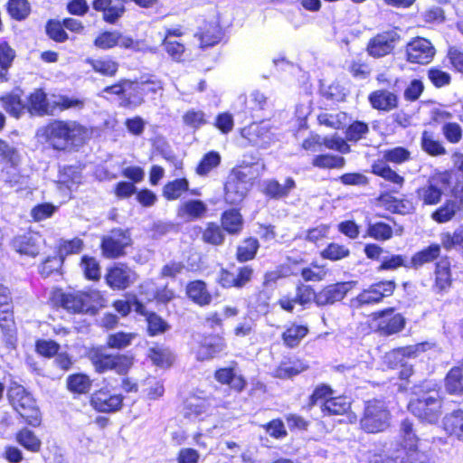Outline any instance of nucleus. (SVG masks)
Listing matches in <instances>:
<instances>
[{
  "instance_id": "nucleus-2",
  "label": "nucleus",
  "mask_w": 463,
  "mask_h": 463,
  "mask_svg": "<svg viewBox=\"0 0 463 463\" xmlns=\"http://www.w3.org/2000/svg\"><path fill=\"white\" fill-rule=\"evenodd\" d=\"M397 445L401 448L396 455L400 463H430V455L420 449L419 438L412 422L408 419L401 423L400 441Z\"/></svg>"
},
{
  "instance_id": "nucleus-5",
  "label": "nucleus",
  "mask_w": 463,
  "mask_h": 463,
  "mask_svg": "<svg viewBox=\"0 0 463 463\" xmlns=\"http://www.w3.org/2000/svg\"><path fill=\"white\" fill-rule=\"evenodd\" d=\"M441 402L436 391L422 397L411 400L408 405L409 411L421 420L435 423L440 415Z\"/></svg>"
},
{
  "instance_id": "nucleus-4",
  "label": "nucleus",
  "mask_w": 463,
  "mask_h": 463,
  "mask_svg": "<svg viewBox=\"0 0 463 463\" xmlns=\"http://www.w3.org/2000/svg\"><path fill=\"white\" fill-rule=\"evenodd\" d=\"M9 399L14 409L28 424L33 426L40 424V411L35 401L24 387L12 388L9 391Z\"/></svg>"
},
{
  "instance_id": "nucleus-6",
  "label": "nucleus",
  "mask_w": 463,
  "mask_h": 463,
  "mask_svg": "<svg viewBox=\"0 0 463 463\" xmlns=\"http://www.w3.org/2000/svg\"><path fill=\"white\" fill-rule=\"evenodd\" d=\"M252 186L251 178L241 169H233L229 175L225 184L226 203L238 204L243 201L250 188Z\"/></svg>"
},
{
  "instance_id": "nucleus-49",
  "label": "nucleus",
  "mask_w": 463,
  "mask_h": 463,
  "mask_svg": "<svg viewBox=\"0 0 463 463\" xmlns=\"http://www.w3.org/2000/svg\"><path fill=\"white\" fill-rule=\"evenodd\" d=\"M92 69L104 76L111 77L116 74L118 63L110 59L90 60Z\"/></svg>"
},
{
  "instance_id": "nucleus-42",
  "label": "nucleus",
  "mask_w": 463,
  "mask_h": 463,
  "mask_svg": "<svg viewBox=\"0 0 463 463\" xmlns=\"http://www.w3.org/2000/svg\"><path fill=\"white\" fill-rule=\"evenodd\" d=\"M317 120L321 125L339 129L346 125L347 114L345 112L321 113L317 117Z\"/></svg>"
},
{
  "instance_id": "nucleus-13",
  "label": "nucleus",
  "mask_w": 463,
  "mask_h": 463,
  "mask_svg": "<svg viewBox=\"0 0 463 463\" xmlns=\"http://www.w3.org/2000/svg\"><path fill=\"white\" fill-rule=\"evenodd\" d=\"M435 52L432 43L425 38H414L406 45L407 61L411 63L428 64Z\"/></svg>"
},
{
  "instance_id": "nucleus-50",
  "label": "nucleus",
  "mask_w": 463,
  "mask_h": 463,
  "mask_svg": "<svg viewBox=\"0 0 463 463\" xmlns=\"http://www.w3.org/2000/svg\"><path fill=\"white\" fill-rule=\"evenodd\" d=\"M7 11L14 19L21 21L28 16L30 5L27 0H9Z\"/></svg>"
},
{
  "instance_id": "nucleus-59",
  "label": "nucleus",
  "mask_w": 463,
  "mask_h": 463,
  "mask_svg": "<svg viewBox=\"0 0 463 463\" xmlns=\"http://www.w3.org/2000/svg\"><path fill=\"white\" fill-rule=\"evenodd\" d=\"M428 78L436 88L448 86L451 82L450 74L436 67L428 71Z\"/></svg>"
},
{
  "instance_id": "nucleus-58",
  "label": "nucleus",
  "mask_w": 463,
  "mask_h": 463,
  "mask_svg": "<svg viewBox=\"0 0 463 463\" xmlns=\"http://www.w3.org/2000/svg\"><path fill=\"white\" fill-rule=\"evenodd\" d=\"M63 27L62 23L50 20L46 24V33L55 42L63 43L68 39V34Z\"/></svg>"
},
{
  "instance_id": "nucleus-41",
  "label": "nucleus",
  "mask_w": 463,
  "mask_h": 463,
  "mask_svg": "<svg viewBox=\"0 0 463 463\" xmlns=\"http://www.w3.org/2000/svg\"><path fill=\"white\" fill-rule=\"evenodd\" d=\"M221 164V156L218 152L211 151L203 156L196 167V174L200 176L207 175Z\"/></svg>"
},
{
  "instance_id": "nucleus-3",
  "label": "nucleus",
  "mask_w": 463,
  "mask_h": 463,
  "mask_svg": "<svg viewBox=\"0 0 463 463\" xmlns=\"http://www.w3.org/2000/svg\"><path fill=\"white\" fill-rule=\"evenodd\" d=\"M391 420L387 402L382 399H372L364 402L360 426L367 433H379L390 427Z\"/></svg>"
},
{
  "instance_id": "nucleus-57",
  "label": "nucleus",
  "mask_w": 463,
  "mask_h": 463,
  "mask_svg": "<svg viewBox=\"0 0 463 463\" xmlns=\"http://www.w3.org/2000/svg\"><path fill=\"white\" fill-rule=\"evenodd\" d=\"M400 267L410 268V263L403 255H384L382 258V263L378 268L379 270L396 269Z\"/></svg>"
},
{
  "instance_id": "nucleus-61",
  "label": "nucleus",
  "mask_w": 463,
  "mask_h": 463,
  "mask_svg": "<svg viewBox=\"0 0 463 463\" xmlns=\"http://www.w3.org/2000/svg\"><path fill=\"white\" fill-rule=\"evenodd\" d=\"M442 133L449 142L457 144L461 140L463 131L459 124L449 122L443 125Z\"/></svg>"
},
{
  "instance_id": "nucleus-35",
  "label": "nucleus",
  "mask_w": 463,
  "mask_h": 463,
  "mask_svg": "<svg viewBox=\"0 0 463 463\" xmlns=\"http://www.w3.org/2000/svg\"><path fill=\"white\" fill-rule=\"evenodd\" d=\"M350 402L346 397H335L326 399L321 405L323 412L328 415H342L350 409Z\"/></svg>"
},
{
  "instance_id": "nucleus-29",
  "label": "nucleus",
  "mask_w": 463,
  "mask_h": 463,
  "mask_svg": "<svg viewBox=\"0 0 463 463\" xmlns=\"http://www.w3.org/2000/svg\"><path fill=\"white\" fill-rule=\"evenodd\" d=\"M188 297L200 306L209 305L212 301V295L209 293L206 284L202 280L190 282L186 288Z\"/></svg>"
},
{
  "instance_id": "nucleus-24",
  "label": "nucleus",
  "mask_w": 463,
  "mask_h": 463,
  "mask_svg": "<svg viewBox=\"0 0 463 463\" xmlns=\"http://www.w3.org/2000/svg\"><path fill=\"white\" fill-rule=\"evenodd\" d=\"M226 347L224 339L219 335H209L203 340L198 352L197 357L199 360L212 359Z\"/></svg>"
},
{
  "instance_id": "nucleus-10",
  "label": "nucleus",
  "mask_w": 463,
  "mask_h": 463,
  "mask_svg": "<svg viewBox=\"0 0 463 463\" xmlns=\"http://www.w3.org/2000/svg\"><path fill=\"white\" fill-rule=\"evenodd\" d=\"M401 40L396 29L382 32L368 42L366 51L373 58H381L390 54Z\"/></svg>"
},
{
  "instance_id": "nucleus-25",
  "label": "nucleus",
  "mask_w": 463,
  "mask_h": 463,
  "mask_svg": "<svg viewBox=\"0 0 463 463\" xmlns=\"http://www.w3.org/2000/svg\"><path fill=\"white\" fill-rule=\"evenodd\" d=\"M456 216H463L462 200H449L431 214L432 219L439 223L447 222Z\"/></svg>"
},
{
  "instance_id": "nucleus-30",
  "label": "nucleus",
  "mask_w": 463,
  "mask_h": 463,
  "mask_svg": "<svg viewBox=\"0 0 463 463\" xmlns=\"http://www.w3.org/2000/svg\"><path fill=\"white\" fill-rule=\"evenodd\" d=\"M30 111L37 115H53V107L42 90H36L29 98Z\"/></svg>"
},
{
  "instance_id": "nucleus-45",
  "label": "nucleus",
  "mask_w": 463,
  "mask_h": 463,
  "mask_svg": "<svg viewBox=\"0 0 463 463\" xmlns=\"http://www.w3.org/2000/svg\"><path fill=\"white\" fill-rule=\"evenodd\" d=\"M16 440L24 449L33 452H37L41 449V440L28 429L20 430L16 435Z\"/></svg>"
},
{
  "instance_id": "nucleus-32",
  "label": "nucleus",
  "mask_w": 463,
  "mask_h": 463,
  "mask_svg": "<svg viewBox=\"0 0 463 463\" xmlns=\"http://www.w3.org/2000/svg\"><path fill=\"white\" fill-rule=\"evenodd\" d=\"M0 328L8 345H14L15 340V324L13 309H0Z\"/></svg>"
},
{
  "instance_id": "nucleus-26",
  "label": "nucleus",
  "mask_w": 463,
  "mask_h": 463,
  "mask_svg": "<svg viewBox=\"0 0 463 463\" xmlns=\"http://www.w3.org/2000/svg\"><path fill=\"white\" fill-rule=\"evenodd\" d=\"M307 365L298 359H287L280 362L272 372V376L279 379H289L307 370Z\"/></svg>"
},
{
  "instance_id": "nucleus-19",
  "label": "nucleus",
  "mask_w": 463,
  "mask_h": 463,
  "mask_svg": "<svg viewBox=\"0 0 463 463\" xmlns=\"http://www.w3.org/2000/svg\"><path fill=\"white\" fill-rule=\"evenodd\" d=\"M92 6L96 11L102 12L103 19L109 24H115L125 12L122 0H94Z\"/></svg>"
},
{
  "instance_id": "nucleus-63",
  "label": "nucleus",
  "mask_w": 463,
  "mask_h": 463,
  "mask_svg": "<svg viewBox=\"0 0 463 463\" xmlns=\"http://www.w3.org/2000/svg\"><path fill=\"white\" fill-rule=\"evenodd\" d=\"M200 44L202 48L213 46L220 42L221 31L218 27L213 26L203 32L200 36Z\"/></svg>"
},
{
  "instance_id": "nucleus-31",
  "label": "nucleus",
  "mask_w": 463,
  "mask_h": 463,
  "mask_svg": "<svg viewBox=\"0 0 463 463\" xmlns=\"http://www.w3.org/2000/svg\"><path fill=\"white\" fill-rule=\"evenodd\" d=\"M307 333L308 327L307 326L293 323L283 332L282 339L287 346L295 347L307 335Z\"/></svg>"
},
{
  "instance_id": "nucleus-62",
  "label": "nucleus",
  "mask_w": 463,
  "mask_h": 463,
  "mask_svg": "<svg viewBox=\"0 0 463 463\" xmlns=\"http://www.w3.org/2000/svg\"><path fill=\"white\" fill-rule=\"evenodd\" d=\"M163 46L165 52L169 56L172 57L173 60L180 61L182 59V56L184 52V46L183 43L175 40L168 39V37H165L163 41Z\"/></svg>"
},
{
  "instance_id": "nucleus-9",
  "label": "nucleus",
  "mask_w": 463,
  "mask_h": 463,
  "mask_svg": "<svg viewBox=\"0 0 463 463\" xmlns=\"http://www.w3.org/2000/svg\"><path fill=\"white\" fill-rule=\"evenodd\" d=\"M101 297L99 291L68 292L61 295V306L73 313H83L93 309L99 303Z\"/></svg>"
},
{
  "instance_id": "nucleus-56",
  "label": "nucleus",
  "mask_w": 463,
  "mask_h": 463,
  "mask_svg": "<svg viewBox=\"0 0 463 463\" xmlns=\"http://www.w3.org/2000/svg\"><path fill=\"white\" fill-rule=\"evenodd\" d=\"M349 254L350 250L348 248L334 242L327 245V247L321 253L324 259H328L331 260H342L348 257Z\"/></svg>"
},
{
  "instance_id": "nucleus-17",
  "label": "nucleus",
  "mask_w": 463,
  "mask_h": 463,
  "mask_svg": "<svg viewBox=\"0 0 463 463\" xmlns=\"http://www.w3.org/2000/svg\"><path fill=\"white\" fill-rule=\"evenodd\" d=\"M43 240L40 235L33 232H27L15 236L11 242L12 248L21 255L35 257L40 252V246Z\"/></svg>"
},
{
  "instance_id": "nucleus-53",
  "label": "nucleus",
  "mask_w": 463,
  "mask_h": 463,
  "mask_svg": "<svg viewBox=\"0 0 463 463\" xmlns=\"http://www.w3.org/2000/svg\"><path fill=\"white\" fill-rule=\"evenodd\" d=\"M313 165L319 168H342L345 158L337 156L320 155L313 159Z\"/></svg>"
},
{
  "instance_id": "nucleus-37",
  "label": "nucleus",
  "mask_w": 463,
  "mask_h": 463,
  "mask_svg": "<svg viewBox=\"0 0 463 463\" xmlns=\"http://www.w3.org/2000/svg\"><path fill=\"white\" fill-rule=\"evenodd\" d=\"M207 212V205L200 200H189L179 210L180 215H186L192 220L202 218Z\"/></svg>"
},
{
  "instance_id": "nucleus-22",
  "label": "nucleus",
  "mask_w": 463,
  "mask_h": 463,
  "mask_svg": "<svg viewBox=\"0 0 463 463\" xmlns=\"http://www.w3.org/2000/svg\"><path fill=\"white\" fill-rule=\"evenodd\" d=\"M134 90L137 89L142 92L138 96L134 98L129 97L128 99V104H134L135 106L141 105L144 101V96L148 93H156L159 90L163 89L162 82L153 77L142 76L139 80H134Z\"/></svg>"
},
{
  "instance_id": "nucleus-11",
  "label": "nucleus",
  "mask_w": 463,
  "mask_h": 463,
  "mask_svg": "<svg viewBox=\"0 0 463 463\" xmlns=\"http://www.w3.org/2000/svg\"><path fill=\"white\" fill-rule=\"evenodd\" d=\"M376 330L381 335L388 336L401 332L405 326V318L393 308H387L375 314Z\"/></svg>"
},
{
  "instance_id": "nucleus-55",
  "label": "nucleus",
  "mask_w": 463,
  "mask_h": 463,
  "mask_svg": "<svg viewBox=\"0 0 463 463\" xmlns=\"http://www.w3.org/2000/svg\"><path fill=\"white\" fill-rule=\"evenodd\" d=\"M80 266L88 279L98 280L100 278L99 265L95 258L83 256Z\"/></svg>"
},
{
  "instance_id": "nucleus-38",
  "label": "nucleus",
  "mask_w": 463,
  "mask_h": 463,
  "mask_svg": "<svg viewBox=\"0 0 463 463\" xmlns=\"http://www.w3.org/2000/svg\"><path fill=\"white\" fill-rule=\"evenodd\" d=\"M421 147L429 155L437 156L446 154V149L441 142L434 137L429 131H423L421 136Z\"/></svg>"
},
{
  "instance_id": "nucleus-39",
  "label": "nucleus",
  "mask_w": 463,
  "mask_h": 463,
  "mask_svg": "<svg viewBox=\"0 0 463 463\" xmlns=\"http://www.w3.org/2000/svg\"><path fill=\"white\" fill-rule=\"evenodd\" d=\"M446 390L451 394H459L463 391V368H452L446 377Z\"/></svg>"
},
{
  "instance_id": "nucleus-52",
  "label": "nucleus",
  "mask_w": 463,
  "mask_h": 463,
  "mask_svg": "<svg viewBox=\"0 0 463 463\" xmlns=\"http://www.w3.org/2000/svg\"><path fill=\"white\" fill-rule=\"evenodd\" d=\"M367 234L378 241H387L392 237V228L387 223L377 222L369 224Z\"/></svg>"
},
{
  "instance_id": "nucleus-15",
  "label": "nucleus",
  "mask_w": 463,
  "mask_h": 463,
  "mask_svg": "<svg viewBox=\"0 0 463 463\" xmlns=\"http://www.w3.org/2000/svg\"><path fill=\"white\" fill-rule=\"evenodd\" d=\"M352 287V282H338L325 287L317 292V306L334 305L335 302L341 301Z\"/></svg>"
},
{
  "instance_id": "nucleus-20",
  "label": "nucleus",
  "mask_w": 463,
  "mask_h": 463,
  "mask_svg": "<svg viewBox=\"0 0 463 463\" xmlns=\"http://www.w3.org/2000/svg\"><path fill=\"white\" fill-rule=\"evenodd\" d=\"M106 280L111 288L124 289L134 281V273L126 265L115 266L108 271Z\"/></svg>"
},
{
  "instance_id": "nucleus-60",
  "label": "nucleus",
  "mask_w": 463,
  "mask_h": 463,
  "mask_svg": "<svg viewBox=\"0 0 463 463\" xmlns=\"http://www.w3.org/2000/svg\"><path fill=\"white\" fill-rule=\"evenodd\" d=\"M326 273V269L324 267L315 263L301 270V276L305 281H321L325 279Z\"/></svg>"
},
{
  "instance_id": "nucleus-23",
  "label": "nucleus",
  "mask_w": 463,
  "mask_h": 463,
  "mask_svg": "<svg viewBox=\"0 0 463 463\" xmlns=\"http://www.w3.org/2000/svg\"><path fill=\"white\" fill-rule=\"evenodd\" d=\"M372 107L378 110L390 111L398 107V97L387 90H377L368 97Z\"/></svg>"
},
{
  "instance_id": "nucleus-28",
  "label": "nucleus",
  "mask_w": 463,
  "mask_h": 463,
  "mask_svg": "<svg viewBox=\"0 0 463 463\" xmlns=\"http://www.w3.org/2000/svg\"><path fill=\"white\" fill-rule=\"evenodd\" d=\"M440 245L431 244L429 247L416 252L409 261L410 268L418 269L425 264L437 260L440 255Z\"/></svg>"
},
{
  "instance_id": "nucleus-54",
  "label": "nucleus",
  "mask_w": 463,
  "mask_h": 463,
  "mask_svg": "<svg viewBox=\"0 0 463 463\" xmlns=\"http://www.w3.org/2000/svg\"><path fill=\"white\" fill-rule=\"evenodd\" d=\"M2 101L5 109L14 118H19L25 108L20 97L16 94L3 97Z\"/></svg>"
},
{
  "instance_id": "nucleus-21",
  "label": "nucleus",
  "mask_w": 463,
  "mask_h": 463,
  "mask_svg": "<svg viewBox=\"0 0 463 463\" xmlns=\"http://www.w3.org/2000/svg\"><path fill=\"white\" fill-rule=\"evenodd\" d=\"M296 188V182L292 177H287L284 184L276 179H268L263 182V193L272 199H282Z\"/></svg>"
},
{
  "instance_id": "nucleus-34",
  "label": "nucleus",
  "mask_w": 463,
  "mask_h": 463,
  "mask_svg": "<svg viewBox=\"0 0 463 463\" xmlns=\"http://www.w3.org/2000/svg\"><path fill=\"white\" fill-rule=\"evenodd\" d=\"M444 427L450 435H454L463 441V411H455L450 415L446 416L444 418Z\"/></svg>"
},
{
  "instance_id": "nucleus-16",
  "label": "nucleus",
  "mask_w": 463,
  "mask_h": 463,
  "mask_svg": "<svg viewBox=\"0 0 463 463\" xmlns=\"http://www.w3.org/2000/svg\"><path fill=\"white\" fill-rule=\"evenodd\" d=\"M243 136L249 142L260 148H267L274 142V135L268 123L252 124L243 129Z\"/></svg>"
},
{
  "instance_id": "nucleus-12",
  "label": "nucleus",
  "mask_w": 463,
  "mask_h": 463,
  "mask_svg": "<svg viewBox=\"0 0 463 463\" xmlns=\"http://www.w3.org/2000/svg\"><path fill=\"white\" fill-rule=\"evenodd\" d=\"M253 272L250 265L240 266L233 270L222 269L218 275V282L222 288H242L251 280Z\"/></svg>"
},
{
  "instance_id": "nucleus-43",
  "label": "nucleus",
  "mask_w": 463,
  "mask_h": 463,
  "mask_svg": "<svg viewBox=\"0 0 463 463\" xmlns=\"http://www.w3.org/2000/svg\"><path fill=\"white\" fill-rule=\"evenodd\" d=\"M259 241L257 239L248 238L237 248V259L241 262L252 260L259 249Z\"/></svg>"
},
{
  "instance_id": "nucleus-46",
  "label": "nucleus",
  "mask_w": 463,
  "mask_h": 463,
  "mask_svg": "<svg viewBox=\"0 0 463 463\" xmlns=\"http://www.w3.org/2000/svg\"><path fill=\"white\" fill-rule=\"evenodd\" d=\"M137 335L134 333L117 332L107 337V345L114 349H124L129 346Z\"/></svg>"
},
{
  "instance_id": "nucleus-7",
  "label": "nucleus",
  "mask_w": 463,
  "mask_h": 463,
  "mask_svg": "<svg viewBox=\"0 0 463 463\" xmlns=\"http://www.w3.org/2000/svg\"><path fill=\"white\" fill-rule=\"evenodd\" d=\"M131 242V234L128 230L113 229L101 239L102 254L107 259L119 258L125 255V250Z\"/></svg>"
},
{
  "instance_id": "nucleus-40",
  "label": "nucleus",
  "mask_w": 463,
  "mask_h": 463,
  "mask_svg": "<svg viewBox=\"0 0 463 463\" xmlns=\"http://www.w3.org/2000/svg\"><path fill=\"white\" fill-rule=\"evenodd\" d=\"M67 387L71 392L75 393H87L90 390L91 381L85 374H72L67 378Z\"/></svg>"
},
{
  "instance_id": "nucleus-36",
  "label": "nucleus",
  "mask_w": 463,
  "mask_h": 463,
  "mask_svg": "<svg viewBox=\"0 0 463 463\" xmlns=\"http://www.w3.org/2000/svg\"><path fill=\"white\" fill-rule=\"evenodd\" d=\"M426 345V343H421L415 345H409L394 349L387 354V359L390 363L392 361L402 363V359L404 357H415L419 353L424 352Z\"/></svg>"
},
{
  "instance_id": "nucleus-64",
  "label": "nucleus",
  "mask_w": 463,
  "mask_h": 463,
  "mask_svg": "<svg viewBox=\"0 0 463 463\" xmlns=\"http://www.w3.org/2000/svg\"><path fill=\"white\" fill-rule=\"evenodd\" d=\"M118 32H104L100 33L94 41L97 48L107 50L117 46Z\"/></svg>"
},
{
  "instance_id": "nucleus-18",
  "label": "nucleus",
  "mask_w": 463,
  "mask_h": 463,
  "mask_svg": "<svg viewBox=\"0 0 463 463\" xmlns=\"http://www.w3.org/2000/svg\"><path fill=\"white\" fill-rule=\"evenodd\" d=\"M439 178H431L416 191L417 199L422 205H434L440 202L443 189Z\"/></svg>"
},
{
  "instance_id": "nucleus-51",
  "label": "nucleus",
  "mask_w": 463,
  "mask_h": 463,
  "mask_svg": "<svg viewBox=\"0 0 463 463\" xmlns=\"http://www.w3.org/2000/svg\"><path fill=\"white\" fill-rule=\"evenodd\" d=\"M203 241L212 245H221L224 241V233L218 224L209 222L203 232Z\"/></svg>"
},
{
  "instance_id": "nucleus-14",
  "label": "nucleus",
  "mask_w": 463,
  "mask_h": 463,
  "mask_svg": "<svg viewBox=\"0 0 463 463\" xmlns=\"http://www.w3.org/2000/svg\"><path fill=\"white\" fill-rule=\"evenodd\" d=\"M123 397L120 394H112L107 389H100L91 394L90 404L99 412H115L121 409Z\"/></svg>"
},
{
  "instance_id": "nucleus-27",
  "label": "nucleus",
  "mask_w": 463,
  "mask_h": 463,
  "mask_svg": "<svg viewBox=\"0 0 463 463\" xmlns=\"http://www.w3.org/2000/svg\"><path fill=\"white\" fill-rule=\"evenodd\" d=\"M434 290L437 293L447 291L451 286L450 263L441 260L436 264Z\"/></svg>"
},
{
  "instance_id": "nucleus-33",
  "label": "nucleus",
  "mask_w": 463,
  "mask_h": 463,
  "mask_svg": "<svg viewBox=\"0 0 463 463\" xmlns=\"http://www.w3.org/2000/svg\"><path fill=\"white\" fill-rule=\"evenodd\" d=\"M243 225V219L238 210L226 211L222 215V226L231 234H237Z\"/></svg>"
},
{
  "instance_id": "nucleus-44",
  "label": "nucleus",
  "mask_w": 463,
  "mask_h": 463,
  "mask_svg": "<svg viewBox=\"0 0 463 463\" xmlns=\"http://www.w3.org/2000/svg\"><path fill=\"white\" fill-rule=\"evenodd\" d=\"M148 356L158 366H169L174 360L171 351L166 347L159 345L151 347Z\"/></svg>"
},
{
  "instance_id": "nucleus-48",
  "label": "nucleus",
  "mask_w": 463,
  "mask_h": 463,
  "mask_svg": "<svg viewBox=\"0 0 463 463\" xmlns=\"http://www.w3.org/2000/svg\"><path fill=\"white\" fill-rule=\"evenodd\" d=\"M188 186L189 184L186 179H176L165 185L164 196L168 200L178 199L184 192L188 190Z\"/></svg>"
},
{
  "instance_id": "nucleus-1",
  "label": "nucleus",
  "mask_w": 463,
  "mask_h": 463,
  "mask_svg": "<svg viewBox=\"0 0 463 463\" xmlns=\"http://www.w3.org/2000/svg\"><path fill=\"white\" fill-rule=\"evenodd\" d=\"M37 135L57 150L82 143L89 135L86 127L76 120H53L37 131Z\"/></svg>"
},
{
  "instance_id": "nucleus-47",
  "label": "nucleus",
  "mask_w": 463,
  "mask_h": 463,
  "mask_svg": "<svg viewBox=\"0 0 463 463\" xmlns=\"http://www.w3.org/2000/svg\"><path fill=\"white\" fill-rule=\"evenodd\" d=\"M373 174L382 176L385 180L392 182L398 187H401L404 182L403 177L399 175L385 163L374 164L373 165Z\"/></svg>"
},
{
  "instance_id": "nucleus-8",
  "label": "nucleus",
  "mask_w": 463,
  "mask_h": 463,
  "mask_svg": "<svg viewBox=\"0 0 463 463\" xmlns=\"http://www.w3.org/2000/svg\"><path fill=\"white\" fill-rule=\"evenodd\" d=\"M95 371L99 373L114 370L124 374L132 365V359L125 354H108L99 351L94 352L90 356Z\"/></svg>"
}]
</instances>
